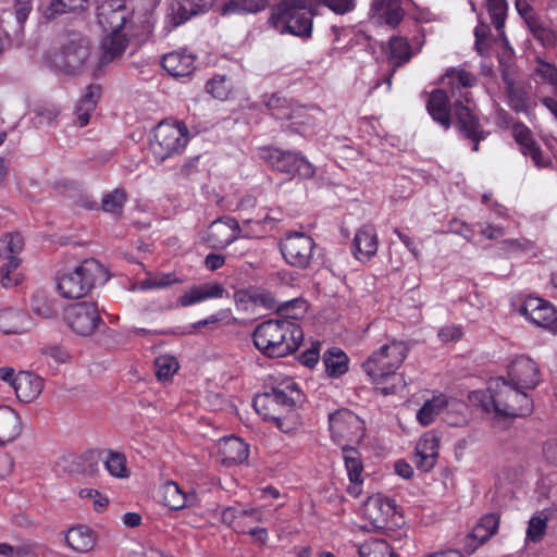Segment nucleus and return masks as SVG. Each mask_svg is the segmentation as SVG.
<instances>
[{
  "label": "nucleus",
  "instance_id": "1",
  "mask_svg": "<svg viewBox=\"0 0 557 557\" xmlns=\"http://www.w3.org/2000/svg\"><path fill=\"white\" fill-rule=\"evenodd\" d=\"M468 400L472 406L491 414L495 421L527 417L533 410V399L529 393L504 376L488 380L485 389L470 392Z\"/></svg>",
  "mask_w": 557,
  "mask_h": 557
},
{
  "label": "nucleus",
  "instance_id": "2",
  "mask_svg": "<svg viewBox=\"0 0 557 557\" xmlns=\"http://www.w3.org/2000/svg\"><path fill=\"white\" fill-rule=\"evenodd\" d=\"M255 347L269 358H281L296 351L304 332L293 320L271 319L260 323L252 333Z\"/></svg>",
  "mask_w": 557,
  "mask_h": 557
},
{
  "label": "nucleus",
  "instance_id": "3",
  "mask_svg": "<svg viewBox=\"0 0 557 557\" xmlns=\"http://www.w3.org/2000/svg\"><path fill=\"white\" fill-rule=\"evenodd\" d=\"M445 85L450 87L451 97L455 98L454 110L458 119L460 129L473 139V150L478 151L479 140L483 138L480 129V124L476 116L472 112L470 107L469 92L462 91L475 85V77L465 70L451 69L449 70L443 79Z\"/></svg>",
  "mask_w": 557,
  "mask_h": 557
},
{
  "label": "nucleus",
  "instance_id": "4",
  "mask_svg": "<svg viewBox=\"0 0 557 557\" xmlns=\"http://www.w3.org/2000/svg\"><path fill=\"white\" fill-rule=\"evenodd\" d=\"M409 348L403 341L393 339L374 350L363 362L362 369L384 395L394 394L395 385L380 386L383 381L396 377V371L407 358Z\"/></svg>",
  "mask_w": 557,
  "mask_h": 557
},
{
  "label": "nucleus",
  "instance_id": "5",
  "mask_svg": "<svg viewBox=\"0 0 557 557\" xmlns=\"http://www.w3.org/2000/svg\"><path fill=\"white\" fill-rule=\"evenodd\" d=\"M108 277L107 270L99 261L86 259L63 270L57 277V287L62 297L79 299L98 284L107 282Z\"/></svg>",
  "mask_w": 557,
  "mask_h": 557
},
{
  "label": "nucleus",
  "instance_id": "6",
  "mask_svg": "<svg viewBox=\"0 0 557 557\" xmlns=\"http://www.w3.org/2000/svg\"><path fill=\"white\" fill-rule=\"evenodd\" d=\"M313 14L312 0H283L272 11L270 23L280 34L308 38Z\"/></svg>",
  "mask_w": 557,
  "mask_h": 557
},
{
  "label": "nucleus",
  "instance_id": "7",
  "mask_svg": "<svg viewBox=\"0 0 557 557\" xmlns=\"http://www.w3.org/2000/svg\"><path fill=\"white\" fill-rule=\"evenodd\" d=\"M300 399L301 393L296 383L288 380L275 386L270 393L257 395L252 405L260 417L272 421L281 411L292 408Z\"/></svg>",
  "mask_w": 557,
  "mask_h": 557
},
{
  "label": "nucleus",
  "instance_id": "8",
  "mask_svg": "<svg viewBox=\"0 0 557 557\" xmlns=\"http://www.w3.org/2000/svg\"><path fill=\"white\" fill-rule=\"evenodd\" d=\"M362 515L375 531H394L405 523L395 500L382 494L368 497Z\"/></svg>",
  "mask_w": 557,
  "mask_h": 557
},
{
  "label": "nucleus",
  "instance_id": "9",
  "mask_svg": "<svg viewBox=\"0 0 557 557\" xmlns=\"http://www.w3.org/2000/svg\"><path fill=\"white\" fill-rule=\"evenodd\" d=\"M331 440L343 447L359 444L366 434L364 421L349 409H338L329 414Z\"/></svg>",
  "mask_w": 557,
  "mask_h": 557
},
{
  "label": "nucleus",
  "instance_id": "10",
  "mask_svg": "<svg viewBox=\"0 0 557 557\" xmlns=\"http://www.w3.org/2000/svg\"><path fill=\"white\" fill-rule=\"evenodd\" d=\"M259 156L275 170L293 177L312 178L315 174L314 165L298 152L264 147Z\"/></svg>",
  "mask_w": 557,
  "mask_h": 557
},
{
  "label": "nucleus",
  "instance_id": "11",
  "mask_svg": "<svg viewBox=\"0 0 557 557\" xmlns=\"http://www.w3.org/2000/svg\"><path fill=\"white\" fill-rule=\"evenodd\" d=\"M250 222L239 223L234 218H223L212 222L208 228L206 242L214 249H223L235 242L240 236L259 235L262 232V225L258 224L256 232L248 231Z\"/></svg>",
  "mask_w": 557,
  "mask_h": 557
},
{
  "label": "nucleus",
  "instance_id": "12",
  "mask_svg": "<svg viewBox=\"0 0 557 557\" xmlns=\"http://www.w3.org/2000/svg\"><path fill=\"white\" fill-rule=\"evenodd\" d=\"M24 247V239L18 233L7 234L0 238V256L8 259V262L0 269V283L4 288H11L22 282L18 272L21 260L17 255Z\"/></svg>",
  "mask_w": 557,
  "mask_h": 557
},
{
  "label": "nucleus",
  "instance_id": "13",
  "mask_svg": "<svg viewBox=\"0 0 557 557\" xmlns=\"http://www.w3.org/2000/svg\"><path fill=\"white\" fill-rule=\"evenodd\" d=\"M315 243L305 233L287 234L280 242V249L285 261L298 269H307L313 258Z\"/></svg>",
  "mask_w": 557,
  "mask_h": 557
},
{
  "label": "nucleus",
  "instance_id": "14",
  "mask_svg": "<svg viewBox=\"0 0 557 557\" xmlns=\"http://www.w3.org/2000/svg\"><path fill=\"white\" fill-rule=\"evenodd\" d=\"M518 312L536 327L557 332V312L548 300L529 295L520 304Z\"/></svg>",
  "mask_w": 557,
  "mask_h": 557
},
{
  "label": "nucleus",
  "instance_id": "15",
  "mask_svg": "<svg viewBox=\"0 0 557 557\" xmlns=\"http://www.w3.org/2000/svg\"><path fill=\"white\" fill-rule=\"evenodd\" d=\"M69 326L81 336L91 335L99 326L101 319L94 302H78L71 305L65 311Z\"/></svg>",
  "mask_w": 557,
  "mask_h": 557
},
{
  "label": "nucleus",
  "instance_id": "16",
  "mask_svg": "<svg viewBox=\"0 0 557 557\" xmlns=\"http://www.w3.org/2000/svg\"><path fill=\"white\" fill-rule=\"evenodd\" d=\"M506 380L522 391L528 392L539 385L541 371L533 359L527 356H519L510 362Z\"/></svg>",
  "mask_w": 557,
  "mask_h": 557
},
{
  "label": "nucleus",
  "instance_id": "17",
  "mask_svg": "<svg viewBox=\"0 0 557 557\" xmlns=\"http://www.w3.org/2000/svg\"><path fill=\"white\" fill-rule=\"evenodd\" d=\"M90 57V47L87 40L79 39L70 42L64 50L53 59L54 65L64 73H75L81 70Z\"/></svg>",
  "mask_w": 557,
  "mask_h": 557
},
{
  "label": "nucleus",
  "instance_id": "18",
  "mask_svg": "<svg viewBox=\"0 0 557 557\" xmlns=\"http://www.w3.org/2000/svg\"><path fill=\"white\" fill-rule=\"evenodd\" d=\"M441 437L434 431L425 432L416 445L413 462L423 472L432 470L438 457Z\"/></svg>",
  "mask_w": 557,
  "mask_h": 557
},
{
  "label": "nucleus",
  "instance_id": "19",
  "mask_svg": "<svg viewBox=\"0 0 557 557\" xmlns=\"http://www.w3.org/2000/svg\"><path fill=\"white\" fill-rule=\"evenodd\" d=\"M342 457L349 479L347 492L351 496L358 497L362 493L363 485V462L360 453L351 445H344Z\"/></svg>",
  "mask_w": 557,
  "mask_h": 557
},
{
  "label": "nucleus",
  "instance_id": "20",
  "mask_svg": "<svg viewBox=\"0 0 557 557\" xmlns=\"http://www.w3.org/2000/svg\"><path fill=\"white\" fill-rule=\"evenodd\" d=\"M149 146L156 161L170 158L174 152V125L169 121L160 122L153 129Z\"/></svg>",
  "mask_w": 557,
  "mask_h": 557
},
{
  "label": "nucleus",
  "instance_id": "21",
  "mask_svg": "<svg viewBox=\"0 0 557 557\" xmlns=\"http://www.w3.org/2000/svg\"><path fill=\"white\" fill-rule=\"evenodd\" d=\"M127 16L128 11L122 3L110 1L99 8L98 22L104 32H125Z\"/></svg>",
  "mask_w": 557,
  "mask_h": 557
},
{
  "label": "nucleus",
  "instance_id": "22",
  "mask_svg": "<svg viewBox=\"0 0 557 557\" xmlns=\"http://www.w3.org/2000/svg\"><path fill=\"white\" fill-rule=\"evenodd\" d=\"M22 432L20 413L8 405H0V448L17 441Z\"/></svg>",
  "mask_w": 557,
  "mask_h": 557
},
{
  "label": "nucleus",
  "instance_id": "23",
  "mask_svg": "<svg viewBox=\"0 0 557 557\" xmlns=\"http://www.w3.org/2000/svg\"><path fill=\"white\" fill-rule=\"evenodd\" d=\"M225 294L227 292L222 284L208 282L188 287L181 295L178 302L183 307H190L206 300L222 298Z\"/></svg>",
  "mask_w": 557,
  "mask_h": 557
},
{
  "label": "nucleus",
  "instance_id": "24",
  "mask_svg": "<svg viewBox=\"0 0 557 557\" xmlns=\"http://www.w3.org/2000/svg\"><path fill=\"white\" fill-rule=\"evenodd\" d=\"M512 136L524 156L531 157L537 168H546L550 161L544 157L531 131L523 124H516L512 127Z\"/></svg>",
  "mask_w": 557,
  "mask_h": 557
},
{
  "label": "nucleus",
  "instance_id": "25",
  "mask_svg": "<svg viewBox=\"0 0 557 557\" xmlns=\"http://www.w3.org/2000/svg\"><path fill=\"white\" fill-rule=\"evenodd\" d=\"M216 447L220 462L226 466L242 463L246 461L249 456L248 445L236 436L221 438Z\"/></svg>",
  "mask_w": 557,
  "mask_h": 557
},
{
  "label": "nucleus",
  "instance_id": "26",
  "mask_svg": "<svg viewBox=\"0 0 557 557\" xmlns=\"http://www.w3.org/2000/svg\"><path fill=\"white\" fill-rule=\"evenodd\" d=\"M44 389V380L41 376L27 371L16 374L14 381V392L18 400L32 403L36 400Z\"/></svg>",
  "mask_w": 557,
  "mask_h": 557
},
{
  "label": "nucleus",
  "instance_id": "27",
  "mask_svg": "<svg viewBox=\"0 0 557 557\" xmlns=\"http://www.w3.org/2000/svg\"><path fill=\"white\" fill-rule=\"evenodd\" d=\"M275 119L292 121L294 131L305 137H311L317 133V120L304 107H294L290 113H275Z\"/></svg>",
  "mask_w": 557,
  "mask_h": 557
},
{
  "label": "nucleus",
  "instance_id": "28",
  "mask_svg": "<svg viewBox=\"0 0 557 557\" xmlns=\"http://www.w3.org/2000/svg\"><path fill=\"white\" fill-rule=\"evenodd\" d=\"M352 251L359 261H368L377 251V237L372 227L363 226L359 228L352 242Z\"/></svg>",
  "mask_w": 557,
  "mask_h": 557
},
{
  "label": "nucleus",
  "instance_id": "29",
  "mask_svg": "<svg viewBox=\"0 0 557 557\" xmlns=\"http://www.w3.org/2000/svg\"><path fill=\"white\" fill-rule=\"evenodd\" d=\"M66 545L79 554L89 553L96 545V533L86 525H77L65 532Z\"/></svg>",
  "mask_w": 557,
  "mask_h": 557
},
{
  "label": "nucleus",
  "instance_id": "30",
  "mask_svg": "<svg viewBox=\"0 0 557 557\" xmlns=\"http://www.w3.org/2000/svg\"><path fill=\"white\" fill-rule=\"evenodd\" d=\"M426 109L432 119L444 128L450 126V104L447 94L443 89L431 92Z\"/></svg>",
  "mask_w": 557,
  "mask_h": 557
},
{
  "label": "nucleus",
  "instance_id": "31",
  "mask_svg": "<svg viewBox=\"0 0 557 557\" xmlns=\"http://www.w3.org/2000/svg\"><path fill=\"white\" fill-rule=\"evenodd\" d=\"M30 321L26 313L13 308L0 310V331L3 334H17L28 331Z\"/></svg>",
  "mask_w": 557,
  "mask_h": 557
},
{
  "label": "nucleus",
  "instance_id": "32",
  "mask_svg": "<svg viewBox=\"0 0 557 557\" xmlns=\"http://www.w3.org/2000/svg\"><path fill=\"white\" fill-rule=\"evenodd\" d=\"M371 11L379 22L391 26H396L404 15L399 0H373Z\"/></svg>",
  "mask_w": 557,
  "mask_h": 557
},
{
  "label": "nucleus",
  "instance_id": "33",
  "mask_svg": "<svg viewBox=\"0 0 557 557\" xmlns=\"http://www.w3.org/2000/svg\"><path fill=\"white\" fill-rule=\"evenodd\" d=\"M100 95L101 89L97 85H90L85 89L75 110L76 120L81 127L89 123L90 114L95 110Z\"/></svg>",
  "mask_w": 557,
  "mask_h": 557
},
{
  "label": "nucleus",
  "instance_id": "34",
  "mask_svg": "<svg viewBox=\"0 0 557 557\" xmlns=\"http://www.w3.org/2000/svg\"><path fill=\"white\" fill-rule=\"evenodd\" d=\"M107 36L102 39V58L101 63L107 64L122 54L127 45L126 32H107Z\"/></svg>",
  "mask_w": 557,
  "mask_h": 557
},
{
  "label": "nucleus",
  "instance_id": "35",
  "mask_svg": "<svg viewBox=\"0 0 557 557\" xmlns=\"http://www.w3.org/2000/svg\"><path fill=\"white\" fill-rule=\"evenodd\" d=\"M215 0H176V26L209 10Z\"/></svg>",
  "mask_w": 557,
  "mask_h": 557
},
{
  "label": "nucleus",
  "instance_id": "36",
  "mask_svg": "<svg viewBox=\"0 0 557 557\" xmlns=\"http://www.w3.org/2000/svg\"><path fill=\"white\" fill-rule=\"evenodd\" d=\"M348 357L339 348L329 349L323 357L325 372L331 377H338L348 371Z\"/></svg>",
  "mask_w": 557,
  "mask_h": 557
},
{
  "label": "nucleus",
  "instance_id": "37",
  "mask_svg": "<svg viewBox=\"0 0 557 557\" xmlns=\"http://www.w3.org/2000/svg\"><path fill=\"white\" fill-rule=\"evenodd\" d=\"M446 395L438 394L426 400L417 412V420L423 426L430 425L437 416L445 411Z\"/></svg>",
  "mask_w": 557,
  "mask_h": 557
},
{
  "label": "nucleus",
  "instance_id": "38",
  "mask_svg": "<svg viewBox=\"0 0 557 557\" xmlns=\"http://www.w3.org/2000/svg\"><path fill=\"white\" fill-rule=\"evenodd\" d=\"M103 466L110 475L116 479H128L131 469L127 466L126 457L119 451L108 450L102 458Z\"/></svg>",
  "mask_w": 557,
  "mask_h": 557
},
{
  "label": "nucleus",
  "instance_id": "39",
  "mask_svg": "<svg viewBox=\"0 0 557 557\" xmlns=\"http://www.w3.org/2000/svg\"><path fill=\"white\" fill-rule=\"evenodd\" d=\"M498 247L507 258L534 255L536 249L534 242L527 238L504 239Z\"/></svg>",
  "mask_w": 557,
  "mask_h": 557
},
{
  "label": "nucleus",
  "instance_id": "40",
  "mask_svg": "<svg viewBox=\"0 0 557 557\" xmlns=\"http://www.w3.org/2000/svg\"><path fill=\"white\" fill-rule=\"evenodd\" d=\"M268 7L267 0H230L222 7V14L257 13Z\"/></svg>",
  "mask_w": 557,
  "mask_h": 557
},
{
  "label": "nucleus",
  "instance_id": "41",
  "mask_svg": "<svg viewBox=\"0 0 557 557\" xmlns=\"http://www.w3.org/2000/svg\"><path fill=\"white\" fill-rule=\"evenodd\" d=\"M359 557H396L392 547L384 540L370 539L358 545Z\"/></svg>",
  "mask_w": 557,
  "mask_h": 557
},
{
  "label": "nucleus",
  "instance_id": "42",
  "mask_svg": "<svg viewBox=\"0 0 557 557\" xmlns=\"http://www.w3.org/2000/svg\"><path fill=\"white\" fill-rule=\"evenodd\" d=\"M499 525V518L497 515L484 516L478 524L473 528L470 536L476 540L479 544L486 542L492 535H494Z\"/></svg>",
  "mask_w": 557,
  "mask_h": 557
},
{
  "label": "nucleus",
  "instance_id": "43",
  "mask_svg": "<svg viewBox=\"0 0 557 557\" xmlns=\"http://www.w3.org/2000/svg\"><path fill=\"white\" fill-rule=\"evenodd\" d=\"M412 57L408 41L403 37H393L389 40V61L394 67L400 66Z\"/></svg>",
  "mask_w": 557,
  "mask_h": 557
},
{
  "label": "nucleus",
  "instance_id": "44",
  "mask_svg": "<svg viewBox=\"0 0 557 557\" xmlns=\"http://www.w3.org/2000/svg\"><path fill=\"white\" fill-rule=\"evenodd\" d=\"M547 522L548 518L543 512L532 516L525 531V544L540 543L546 534Z\"/></svg>",
  "mask_w": 557,
  "mask_h": 557
},
{
  "label": "nucleus",
  "instance_id": "45",
  "mask_svg": "<svg viewBox=\"0 0 557 557\" xmlns=\"http://www.w3.org/2000/svg\"><path fill=\"white\" fill-rule=\"evenodd\" d=\"M127 200V195L123 188H115L101 198V208L103 211L120 215L123 211L124 205Z\"/></svg>",
  "mask_w": 557,
  "mask_h": 557
},
{
  "label": "nucleus",
  "instance_id": "46",
  "mask_svg": "<svg viewBox=\"0 0 557 557\" xmlns=\"http://www.w3.org/2000/svg\"><path fill=\"white\" fill-rule=\"evenodd\" d=\"M466 405L454 398L446 396V405H445V421L449 424L457 425L466 421Z\"/></svg>",
  "mask_w": 557,
  "mask_h": 557
},
{
  "label": "nucleus",
  "instance_id": "47",
  "mask_svg": "<svg viewBox=\"0 0 557 557\" xmlns=\"http://www.w3.org/2000/svg\"><path fill=\"white\" fill-rule=\"evenodd\" d=\"M486 8L492 20V23L498 30L499 35L503 36V27L507 14L506 0H486Z\"/></svg>",
  "mask_w": 557,
  "mask_h": 557
},
{
  "label": "nucleus",
  "instance_id": "48",
  "mask_svg": "<svg viewBox=\"0 0 557 557\" xmlns=\"http://www.w3.org/2000/svg\"><path fill=\"white\" fill-rule=\"evenodd\" d=\"M528 27L542 45L548 47L557 45V32L545 25L539 18Z\"/></svg>",
  "mask_w": 557,
  "mask_h": 557
},
{
  "label": "nucleus",
  "instance_id": "49",
  "mask_svg": "<svg viewBox=\"0 0 557 557\" xmlns=\"http://www.w3.org/2000/svg\"><path fill=\"white\" fill-rule=\"evenodd\" d=\"M272 421L284 433H292L300 425L299 416L290 408L281 411Z\"/></svg>",
  "mask_w": 557,
  "mask_h": 557
},
{
  "label": "nucleus",
  "instance_id": "50",
  "mask_svg": "<svg viewBox=\"0 0 557 557\" xmlns=\"http://www.w3.org/2000/svg\"><path fill=\"white\" fill-rule=\"evenodd\" d=\"M173 281L172 274L157 273L137 282L134 289H161L170 286Z\"/></svg>",
  "mask_w": 557,
  "mask_h": 557
},
{
  "label": "nucleus",
  "instance_id": "51",
  "mask_svg": "<svg viewBox=\"0 0 557 557\" xmlns=\"http://www.w3.org/2000/svg\"><path fill=\"white\" fill-rule=\"evenodd\" d=\"M206 89L214 98L225 100L231 92V85L224 75H216L208 81Z\"/></svg>",
  "mask_w": 557,
  "mask_h": 557
},
{
  "label": "nucleus",
  "instance_id": "52",
  "mask_svg": "<svg viewBox=\"0 0 557 557\" xmlns=\"http://www.w3.org/2000/svg\"><path fill=\"white\" fill-rule=\"evenodd\" d=\"M174 358L171 355L159 356L154 361L156 375L163 383H171L174 374Z\"/></svg>",
  "mask_w": 557,
  "mask_h": 557
},
{
  "label": "nucleus",
  "instance_id": "53",
  "mask_svg": "<svg viewBox=\"0 0 557 557\" xmlns=\"http://www.w3.org/2000/svg\"><path fill=\"white\" fill-rule=\"evenodd\" d=\"M535 73L539 79L547 83L552 87V91L557 94V67L555 65L539 60Z\"/></svg>",
  "mask_w": 557,
  "mask_h": 557
},
{
  "label": "nucleus",
  "instance_id": "54",
  "mask_svg": "<svg viewBox=\"0 0 557 557\" xmlns=\"http://www.w3.org/2000/svg\"><path fill=\"white\" fill-rule=\"evenodd\" d=\"M33 311L42 318H52L55 314L53 301L49 300L42 293H36L32 299Z\"/></svg>",
  "mask_w": 557,
  "mask_h": 557
},
{
  "label": "nucleus",
  "instance_id": "55",
  "mask_svg": "<svg viewBox=\"0 0 557 557\" xmlns=\"http://www.w3.org/2000/svg\"><path fill=\"white\" fill-rule=\"evenodd\" d=\"M178 62L176 64V77L180 76H188L194 72L196 69L195 61L196 57L187 51L186 49H182L180 52L176 53Z\"/></svg>",
  "mask_w": 557,
  "mask_h": 557
},
{
  "label": "nucleus",
  "instance_id": "56",
  "mask_svg": "<svg viewBox=\"0 0 557 557\" xmlns=\"http://www.w3.org/2000/svg\"><path fill=\"white\" fill-rule=\"evenodd\" d=\"M230 315V311L228 310H221L214 314H211L209 317H207L206 319H202L194 324H191L188 329L185 327L181 331V333L183 334H186V333H196L198 332L201 327H205V326H209V325H213V324H218L220 322H222L223 320L227 319Z\"/></svg>",
  "mask_w": 557,
  "mask_h": 557
},
{
  "label": "nucleus",
  "instance_id": "57",
  "mask_svg": "<svg viewBox=\"0 0 557 557\" xmlns=\"http://www.w3.org/2000/svg\"><path fill=\"white\" fill-rule=\"evenodd\" d=\"M40 11L42 16L48 20L71 12L65 0H49L47 3L40 5Z\"/></svg>",
  "mask_w": 557,
  "mask_h": 557
},
{
  "label": "nucleus",
  "instance_id": "58",
  "mask_svg": "<svg viewBox=\"0 0 557 557\" xmlns=\"http://www.w3.org/2000/svg\"><path fill=\"white\" fill-rule=\"evenodd\" d=\"M174 482L171 480L165 481L157 492V500L160 505H162L165 510L169 512V516H172L173 507H172V498L174 497L173 493Z\"/></svg>",
  "mask_w": 557,
  "mask_h": 557
},
{
  "label": "nucleus",
  "instance_id": "59",
  "mask_svg": "<svg viewBox=\"0 0 557 557\" xmlns=\"http://www.w3.org/2000/svg\"><path fill=\"white\" fill-rule=\"evenodd\" d=\"M267 107L271 111V114L275 117V113H290L294 109L292 103L277 95L270 96L265 101Z\"/></svg>",
  "mask_w": 557,
  "mask_h": 557
},
{
  "label": "nucleus",
  "instance_id": "60",
  "mask_svg": "<svg viewBox=\"0 0 557 557\" xmlns=\"http://www.w3.org/2000/svg\"><path fill=\"white\" fill-rule=\"evenodd\" d=\"M319 3L329 8L332 12L336 14H346L351 12L355 7V0H318Z\"/></svg>",
  "mask_w": 557,
  "mask_h": 557
},
{
  "label": "nucleus",
  "instance_id": "61",
  "mask_svg": "<svg viewBox=\"0 0 557 557\" xmlns=\"http://www.w3.org/2000/svg\"><path fill=\"white\" fill-rule=\"evenodd\" d=\"M32 10H33V1L32 0H14V14H15V18L20 25V29H22V25L28 18Z\"/></svg>",
  "mask_w": 557,
  "mask_h": 557
},
{
  "label": "nucleus",
  "instance_id": "62",
  "mask_svg": "<svg viewBox=\"0 0 557 557\" xmlns=\"http://www.w3.org/2000/svg\"><path fill=\"white\" fill-rule=\"evenodd\" d=\"M488 27L484 24H480L475 27V48L480 54H486L488 52Z\"/></svg>",
  "mask_w": 557,
  "mask_h": 557
},
{
  "label": "nucleus",
  "instance_id": "63",
  "mask_svg": "<svg viewBox=\"0 0 557 557\" xmlns=\"http://www.w3.org/2000/svg\"><path fill=\"white\" fill-rule=\"evenodd\" d=\"M319 359H320V344L319 343L313 344L311 346V348L305 350L299 358L300 362L308 368L315 367L317 363L319 362Z\"/></svg>",
  "mask_w": 557,
  "mask_h": 557
},
{
  "label": "nucleus",
  "instance_id": "64",
  "mask_svg": "<svg viewBox=\"0 0 557 557\" xmlns=\"http://www.w3.org/2000/svg\"><path fill=\"white\" fill-rule=\"evenodd\" d=\"M449 232L457 234V235L466 238L469 242H471L473 239V235H474L472 227L460 220L450 221Z\"/></svg>",
  "mask_w": 557,
  "mask_h": 557
}]
</instances>
